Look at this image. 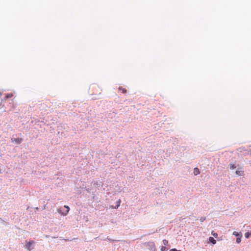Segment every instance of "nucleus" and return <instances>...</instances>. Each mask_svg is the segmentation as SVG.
<instances>
[{"mask_svg":"<svg viewBox=\"0 0 251 251\" xmlns=\"http://www.w3.org/2000/svg\"><path fill=\"white\" fill-rule=\"evenodd\" d=\"M64 208L66 209V210L65 211L62 212H61V210L60 209H58V212L63 216L67 215L70 210L69 207L67 205H65Z\"/></svg>","mask_w":251,"mask_h":251,"instance_id":"nucleus-1","label":"nucleus"},{"mask_svg":"<svg viewBox=\"0 0 251 251\" xmlns=\"http://www.w3.org/2000/svg\"><path fill=\"white\" fill-rule=\"evenodd\" d=\"M34 244V241H31L27 242L25 245V248L27 249L28 251H30L32 249L31 248V245Z\"/></svg>","mask_w":251,"mask_h":251,"instance_id":"nucleus-2","label":"nucleus"},{"mask_svg":"<svg viewBox=\"0 0 251 251\" xmlns=\"http://www.w3.org/2000/svg\"><path fill=\"white\" fill-rule=\"evenodd\" d=\"M236 174L239 176H243L244 175V171L240 169L236 171Z\"/></svg>","mask_w":251,"mask_h":251,"instance_id":"nucleus-3","label":"nucleus"},{"mask_svg":"<svg viewBox=\"0 0 251 251\" xmlns=\"http://www.w3.org/2000/svg\"><path fill=\"white\" fill-rule=\"evenodd\" d=\"M13 96V95L12 93H9V94H7L5 97L4 98L3 100H6L7 99H9V98H12V97Z\"/></svg>","mask_w":251,"mask_h":251,"instance_id":"nucleus-4","label":"nucleus"},{"mask_svg":"<svg viewBox=\"0 0 251 251\" xmlns=\"http://www.w3.org/2000/svg\"><path fill=\"white\" fill-rule=\"evenodd\" d=\"M200 171H199V169L198 168H195L194 169V174L195 175H198L200 174Z\"/></svg>","mask_w":251,"mask_h":251,"instance_id":"nucleus-5","label":"nucleus"},{"mask_svg":"<svg viewBox=\"0 0 251 251\" xmlns=\"http://www.w3.org/2000/svg\"><path fill=\"white\" fill-rule=\"evenodd\" d=\"M119 90L120 91H121V93H122L123 94H126V90L124 88H122V87H120L119 88Z\"/></svg>","mask_w":251,"mask_h":251,"instance_id":"nucleus-6","label":"nucleus"},{"mask_svg":"<svg viewBox=\"0 0 251 251\" xmlns=\"http://www.w3.org/2000/svg\"><path fill=\"white\" fill-rule=\"evenodd\" d=\"M209 241L213 244H215L216 243V241L212 237H209Z\"/></svg>","mask_w":251,"mask_h":251,"instance_id":"nucleus-7","label":"nucleus"},{"mask_svg":"<svg viewBox=\"0 0 251 251\" xmlns=\"http://www.w3.org/2000/svg\"><path fill=\"white\" fill-rule=\"evenodd\" d=\"M22 139L21 138H16L15 139V141L18 143H20L22 141Z\"/></svg>","mask_w":251,"mask_h":251,"instance_id":"nucleus-8","label":"nucleus"},{"mask_svg":"<svg viewBox=\"0 0 251 251\" xmlns=\"http://www.w3.org/2000/svg\"><path fill=\"white\" fill-rule=\"evenodd\" d=\"M235 168H236V166H235V164H230V168L231 169H235Z\"/></svg>","mask_w":251,"mask_h":251,"instance_id":"nucleus-9","label":"nucleus"},{"mask_svg":"<svg viewBox=\"0 0 251 251\" xmlns=\"http://www.w3.org/2000/svg\"><path fill=\"white\" fill-rule=\"evenodd\" d=\"M163 244L164 245L166 246L168 244V241L167 240L164 239L163 240Z\"/></svg>","mask_w":251,"mask_h":251,"instance_id":"nucleus-10","label":"nucleus"},{"mask_svg":"<svg viewBox=\"0 0 251 251\" xmlns=\"http://www.w3.org/2000/svg\"><path fill=\"white\" fill-rule=\"evenodd\" d=\"M211 234L215 237H217V236H218V234L217 233H214V231H212V232H211Z\"/></svg>","mask_w":251,"mask_h":251,"instance_id":"nucleus-11","label":"nucleus"},{"mask_svg":"<svg viewBox=\"0 0 251 251\" xmlns=\"http://www.w3.org/2000/svg\"><path fill=\"white\" fill-rule=\"evenodd\" d=\"M250 235V233L249 232H246L245 234V237L247 238H248Z\"/></svg>","mask_w":251,"mask_h":251,"instance_id":"nucleus-12","label":"nucleus"},{"mask_svg":"<svg viewBox=\"0 0 251 251\" xmlns=\"http://www.w3.org/2000/svg\"><path fill=\"white\" fill-rule=\"evenodd\" d=\"M241 237H238V238H237L236 239V242L237 243H240L241 242Z\"/></svg>","mask_w":251,"mask_h":251,"instance_id":"nucleus-13","label":"nucleus"},{"mask_svg":"<svg viewBox=\"0 0 251 251\" xmlns=\"http://www.w3.org/2000/svg\"><path fill=\"white\" fill-rule=\"evenodd\" d=\"M166 250V248L165 246H162L161 247L160 250L161 251H165Z\"/></svg>","mask_w":251,"mask_h":251,"instance_id":"nucleus-14","label":"nucleus"},{"mask_svg":"<svg viewBox=\"0 0 251 251\" xmlns=\"http://www.w3.org/2000/svg\"><path fill=\"white\" fill-rule=\"evenodd\" d=\"M233 235L236 236H238L239 235V233H238L237 232H236V231H234L233 232Z\"/></svg>","mask_w":251,"mask_h":251,"instance_id":"nucleus-15","label":"nucleus"},{"mask_svg":"<svg viewBox=\"0 0 251 251\" xmlns=\"http://www.w3.org/2000/svg\"><path fill=\"white\" fill-rule=\"evenodd\" d=\"M120 203H121V200H119L118 201H117V208L120 205Z\"/></svg>","mask_w":251,"mask_h":251,"instance_id":"nucleus-16","label":"nucleus"},{"mask_svg":"<svg viewBox=\"0 0 251 251\" xmlns=\"http://www.w3.org/2000/svg\"><path fill=\"white\" fill-rule=\"evenodd\" d=\"M1 95H2L1 93L0 92V97H1ZM2 100H1L0 101V106L1 105Z\"/></svg>","mask_w":251,"mask_h":251,"instance_id":"nucleus-17","label":"nucleus"},{"mask_svg":"<svg viewBox=\"0 0 251 251\" xmlns=\"http://www.w3.org/2000/svg\"><path fill=\"white\" fill-rule=\"evenodd\" d=\"M170 251H177V250L175 249H173L170 250Z\"/></svg>","mask_w":251,"mask_h":251,"instance_id":"nucleus-18","label":"nucleus"}]
</instances>
